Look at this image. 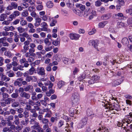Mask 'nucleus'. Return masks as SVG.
<instances>
[{"label": "nucleus", "instance_id": "f257e3e1", "mask_svg": "<svg viewBox=\"0 0 132 132\" xmlns=\"http://www.w3.org/2000/svg\"><path fill=\"white\" fill-rule=\"evenodd\" d=\"M96 15V12L95 11L92 10L91 12L89 10H86L85 11L84 16L86 18H87L89 15L95 16Z\"/></svg>", "mask_w": 132, "mask_h": 132}, {"label": "nucleus", "instance_id": "f03ea898", "mask_svg": "<svg viewBox=\"0 0 132 132\" xmlns=\"http://www.w3.org/2000/svg\"><path fill=\"white\" fill-rule=\"evenodd\" d=\"M98 42L97 40H90L89 42V45L93 46L96 49L97 51H99L98 48Z\"/></svg>", "mask_w": 132, "mask_h": 132}, {"label": "nucleus", "instance_id": "7ed1b4c3", "mask_svg": "<svg viewBox=\"0 0 132 132\" xmlns=\"http://www.w3.org/2000/svg\"><path fill=\"white\" fill-rule=\"evenodd\" d=\"M87 114L90 118L93 119L95 118L96 115L91 110L88 109L87 111Z\"/></svg>", "mask_w": 132, "mask_h": 132}, {"label": "nucleus", "instance_id": "20e7f679", "mask_svg": "<svg viewBox=\"0 0 132 132\" xmlns=\"http://www.w3.org/2000/svg\"><path fill=\"white\" fill-rule=\"evenodd\" d=\"M7 37H4L0 38V43L2 44L3 46L6 47L9 46V44L6 41Z\"/></svg>", "mask_w": 132, "mask_h": 132}, {"label": "nucleus", "instance_id": "39448f33", "mask_svg": "<svg viewBox=\"0 0 132 132\" xmlns=\"http://www.w3.org/2000/svg\"><path fill=\"white\" fill-rule=\"evenodd\" d=\"M69 37L71 39L77 40L80 37V35L79 34H71L69 35Z\"/></svg>", "mask_w": 132, "mask_h": 132}, {"label": "nucleus", "instance_id": "423d86ee", "mask_svg": "<svg viewBox=\"0 0 132 132\" xmlns=\"http://www.w3.org/2000/svg\"><path fill=\"white\" fill-rule=\"evenodd\" d=\"M37 73L39 75H45V70L43 67H41L37 68Z\"/></svg>", "mask_w": 132, "mask_h": 132}, {"label": "nucleus", "instance_id": "0eeeda50", "mask_svg": "<svg viewBox=\"0 0 132 132\" xmlns=\"http://www.w3.org/2000/svg\"><path fill=\"white\" fill-rule=\"evenodd\" d=\"M41 25L42 27V28L45 31H47L48 32L50 31V29H48L47 28L48 25L46 22L44 21L42 22L41 23Z\"/></svg>", "mask_w": 132, "mask_h": 132}, {"label": "nucleus", "instance_id": "6e6552de", "mask_svg": "<svg viewBox=\"0 0 132 132\" xmlns=\"http://www.w3.org/2000/svg\"><path fill=\"white\" fill-rule=\"evenodd\" d=\"M35 22L34 24L35 26L36 27L39 26L41 22L42 19L41 18L38 17L35 19Z\"/></svg>", "mask_w": 132, "mask_h": 132}, {"label": "nucleus", "instance_id": "1a4fd4ad", "mask_svg": "<svg viewBox=\"0 0 132 132\" xmlns=\"http://www.w3.org/2000/svg\"><path fill=\"white\" fill-rule=\"evenodd\" d=\"M14 120L12 123L16 125H18L20 124L19 119L17 115H15L14 116Z\"/></svg>", "mask_w": 132, "mask_h": 132}, {"label": "nucleus", "instance_id": "9d476101", "mask_svg": "<svg viewBox=\"0 0 132 132\" xmlns=\"http://www.w3.org/2000/svg\"><path fill=\"white\" fill-rule=\"evenodd\" d=\"M24 89L25 91H28L30 93L32 92L34 90L33 87L31 85H29L25 87Z\"/></svg>", "mask_w": 132, "mask_h": 132}, {"label": "nucleus", "instance_id": "9b49d317", "mask_svg": "<svg viewBox=\"0 0 132 132\" xmlns=\"http://www.w3.org/2000/svg\"><path fill=\"white\" fill-rule=\"evenodd\" d=\"M20 96L21 97L25 98L27 99H28L30 97V95L29 94L25 92L21 93L20 94Z\"/></svg>", "mask_w": 132, "mask_h": 132}, {"label": "nucleus", "instance_id": "f8f14e48", "mask_svg": "<svg viewBox=\"0 0 132 132\" xmlns=\"http://www.w3.org/2000/svg\"><path fill=\"white\" fill-rule=\"evenodd\" d=\"M72 103L73 105L74 106H75L76 108H78V106L77 107V106L79 103V99H71Z\"/></svg>", "mask_w": 132, "mask_h": 132}, {"label": "nucleus", "instance_id": "ddd939ff", "mask_svg": "<svg viewBox=\"0 0 132 132\" xmlns=\"http://www.w3.org/2000/svg\"><path fill=\"white\" fill-rule=\"evenodd\" d=\"M29 123L28 119L26 118L25 119H22L21 120L20 123L21 125L23 126H26Z\"/></svg>", "mask_w": 132, "mask_h": 132}, {"label": "nucleus", "instance_id": "4468645a", "mask_svg": "<svg viewBox=\"0 0 132 132\" xmlns=\"http://www.w3.org/2000/svg\"><path fill=\"white\" fill-rule=\"evenodd\" d=\"M7 125L8 126H10L9 127L10 131H11L12 130H14L16 128V126L15 125L13 124L12 123H7Z\"/></svg>", "mask_w": 132, "mask_h": 132}, {"label": "nucleus", "instance_id": "2eb2a0df", "mask_svg": "<svg viewBox=\"0 0 132 132\" xmlns=\"http://www.w3.org/2000/svg\"><path fill=\"white\" fill-rule=\"evenodd\" d=\"M108 23V21H104L99 23L98 26L100 28H103Z\"/></svg>", "mask_w": 132, "mask_h": 132}, {"label": "nucleus", "instance_id": "dca6fc26", "mask_svg": "<svg viewBox=\"0 0 132 132\" xmlns=\"http://www.w3.org/2000/svg\"><path fill=\"white\" fill-rule=\"evenodd\" d=\"M34 124V125L31 127L32 129L37 130L39 128L40 126L39 123L37 122L36 121Z\"/></svg>", "mask_w": 132, "mask_h": 132}, {"label": "nucleus", "instance_id": "f3484780", "mask_svg": "<svg viewBox=\"0 0 132 132\" xmlns=\"http://www.w3.org/2000/svg\"><path fill=\"white\" fill-rule=\"evenodd\" d=\"M14 117L11 115L7 117L6 119L7 122V123H12L11 121L13 120Z\"/></svg>", "mask_w": 132, "mask_h": 132}, {"label": "nucleus", "instance_id": "a211bd4d", "mask_svg": "<svg viewBox=\"0 0 132 132\" xmlns=\"http://www.w3.org/2000/svg\"><path fill=\"white\" fill-rule=\"evenodd\" d=\"M126 24L121 22H118L117 23V26L118 28H122L125 26Z\"/></svg>", "mask_w": 132, "mask_h": 132}, {"label": "nucleus", "instance_id": "6ab92c4d", "mask_svg": "<svg viewBox=\"0 0 132 132\" xmlns=\"http://www.w3.org/2000/svg\"><path fill=\"white\" fill-rule=\"evenodd\" d=\"M7 17V15H6L5 13H3L1 14L0 15V21H3L5 20Z\"/></svg>", "mask_w": 132, "mask_h": 132}, {"label": "nucleus", "instance_id": "aec40b11", "mask_svg": "<svg viewBox=\"0 0 132 132\" xmlns=\"http://www.w3.org/2000/svg\"><path fill=\"white\" fill-rule=\"evenodd\" d=\"M55 60L58 62H59L61 61V57L60 54H57L55 56Z\"/></svg>", "mask_w": 132, "mask_h": 132}, {"label": "nucleus", "instance_id": "412c9836", "mask_svg": "<svg viewBox=\"0 0 132 132\" xmlns=\"http://www.w3.org/2000/svg\"><path fill=\"white\" fill-rule=\"evenodd\" d=\"M20 24L22 26H24L27 24V21L26 20H23V18H21V20L20 22Z\"/></svg>", "mask_w": 132, "mask_h": 132}, {"label": "nucleus", "instance_id": "4be33fe9", "mask_svg": "<svg viewBox=\"0 0 132 132\" xmlns=\"http://www.w3.org/2000/svg\"><path fill=\"white\" fill-rule=\"evenodd\" d=\"M28 15V12L26 10H24L21 13L22 16L24 17L27 16Z\"/></svg>", "mask_w": 132, "mask_h": 132}, {"label": "nucleus", "instance_id": "5701e85b", "mask_svg": "<svg viewBox=\"0 0 132 132\" xmlns=\"http://www.w3.org/2000/svg\"><path fill=\"white\" fill-rule=\"evenodd\" d=\"M85 76L86 74L85 73H83L80 77H78V80L80 82H83L84 81L83 79L85 78Z\"/></svg>", "mask_w": 132, "mask_h": 132}, {"label": "nucleus", "instance_id": "b1692460", "mask_svg": "<svg viewBox=\"0 0 132 132\" xmlns=\"http://www.w3.org/2000/svg\"><path fill=\"white\" fill-rule=\"evenodd\" d=\"M122 42L124 45L127 44L129 43L127 38L126 37L123 38L122 40Z\"/></svg>", "mask_w": 132, "mask_h": 132}, {"label": "nucleus", "instance_id": "393cba45", "mask_svg": "<svg viewBox=\"0 0 132 132\" xmlns=\"http://www.w3.org/2000/svg\"><path fill=\"white\" fill-rule=\"evenodd\" d=\"M38 85L41 87L42 88V90L44 91H46L47 89V87L44 86V85L42 83H38Z\"/></svg>", "mask_w": 132, "mask_h": 132}, {"label": "nucleus", "instance_id": "a878e982", "mask_svg": "<svg viewBox=\"0 0 132 132\" xmlns=\"http://www.w3.org/2000/svg\"><path fill=\"white\" fill-rule=\"evenodd\" d=\"M46 5L48 7L51 8L53 6V4L51 1H49L47 3Z\"/></svg>", "mask_w": 132, "mask_h": 132}, {"label": "nucleus", "instance_id": "bb28decb", "mask_svg": "<svg viewBox=\"0 0 132 132\" xmlns=\"http://www.w3.org/2000/svg\"><path fill=\"white\" fill-rule=\"evenodd\" d=\"M117 16L119 17H121L123 16V15L121 13H118L117 14H115L113 15V17L116 19H117Z\"/></svg>", "mask_w": 132, "mask_h": 132}, {"label": "nucleus", "instance_id": "cd10ccee", "mask_svg": "<svg viewBox=\"0 0 132 132\" xmlns=\"http://www.w3.org/2000/svg\"><path fill=\"white\" fill-rule=\"evenodd\" d=\"M4 55L9 58H11L12 54L9 51H6L4 53Z\"/></svg>", "mask_w": 132, "mask_h": 132}, {"label": "nucleus", "instance_id": "c85d7f7f", "mask_svg": "<svg viewBox=\"0 0 132 132\" xmlns=\"http://www.w3.org/2000/svg\"><path fill=\"white\" fill-rule=\"evenodd\" d=\"M1 78V79L2 81H8L10 80V79L9 77H7L6 76L4 75H2Z\"/></svg>", "mask_w": 132, "mask_h": 132}, {"label": "nucleus", "instance_id": "c756f323", "mask_svg": "<svg viewBox=\"0 0 132 132\" xmlns=\"http://www.w3.org/2000/svg\"><path fill=\"white\" fill-rule=\"evenodd\" d=\"M13 100L11 98H9L4 100L6 104L7 105L10 104L11 103V102Z\"/></svg>", "mask_w": 132, "mask_h": 132}, {"label": "nucleus", "instance_id": "7c9ffc66", "mask_svg": "<svg viewBox=\"0 0 132 132\" xmlns=\"http://www.w3.org/2000/svg\"><path fill=\"white\" fill-rule=\"evenodd\" d=\"M100 78V77L96 75H95L92 76V80L93 82H95L96 80H98Z\"/></svg>", "mask_w": 132, "mask_h": 132}, {"label": "nucleus", "instance_id": "2f4dec72", "mask_svg": "<svg viewBox=\"0 0 132 132\" xmlns=\"http://www.w3.org/2000/svg\"><path fill=\"white\" fill-rule=\"evenodd\" d=\"M88 118L87 117H85L83 118L81 120V122L83 124L85 125L87 123Z\"/></svg>", "mask_w": 132, "mask_h": 132}, {"label": "nucleus", "instance_id": "473e14b6", "mask_svg": "<svg viewBox=\"0 0 132 132\" xmlns=\"http://www.w3.org/2000/svg\"><path fill=\"white\" fill-rule=\"evenodd\" d=\"M9 35V33L7 32L3 31L0 32V36H6Z\"/></svg>", "mask_w": 132, "mask_h": 132}, {"label": "nucleus", "instance_id": "72a5a7b5", "mask_svg": "<svg viewBox=\"0 0 132 132\" xmlns=\"http://www.w3.org/2000/svg\"><path fill=\"white\" fill-rule=\"evenodd\" d=\"M3 21V22L2 23V24L3 25L8 26L10 23V22L8 20H5Z\"/></svg>", "mask_w": 132, "mask_h": 132}, {"label": "nucleus", "instance_id": "f704fd0d", "mask_svg": "<svg viewBox=\"0 0 132 132\" xmlns=\"http://www.w3.org/2000/svg\"><path fill=\"white\" fill-rule=\"evenodd\" d=\"M19 104L18 102H14L11 104V106L13 108H15L18 107Z\"/></svg>", "mask_w": 132, "mask_h": 132}, {"label": "nucleus", "instance_id": "c9c22d12", "mask_svg": "<svg viewBox=\"0 0 132 132\" xmlns=\"http://www.w3.org/2000/svg\"><path fill=\"white\" fill-rule=\"evenodd\" d=\"M17 29L18 31L20 33H22L24 32L25 30V29L23 28L21 26H19L17 27Z\"/></svg>", "mask_w": 132, "mask_h": 132}, {"label": "nucleus", "instance_id": "e433bc0d", "mask_svg": "<svg viewBox=\"0 0 132 132\" xmlns=\"http://www.w3.org/2000/svg\"><path fill=\"white\" fill-rule=\"evenodd\" d=\"M44 42L45 44L47 45L48 46L51 45V43L49 41L48 38H45L44 39Z\"/></svg>", "mask_w": 132, "mask_h": 132}, {"label": "nucleus", "instance_id": "4c0bfd02", "mask_svg": "<svg viewBox=\"0 0 132 132\" xmlns=\"http://www.w3.org/2000/svg\"><path fill=\"white\" fill-rule=\"evenodd\" d=\"M41 121L42 122L43 124L44 125L48 124L49 122L48 120L45 118H44Z\"/></svg>", "mask_w": 132, "mask_h": 132}, {"label": "nucleus", "instance_id": "58836bf2", "mask_svg": "<svg viewBox=\"0 0 132 132\" xmlns=\"http://www.w3.org/2000/svg\"><path fill=\"white\" fill-rule=\"evenodd\" d=\"M48 16L47 15H45L43 16H40V18L44 21H47L48 19Z\"/></svg>", "mask_w": 132, "mask_h": 132}, {"label": "nucleus", "instance_id": "ea45409f", "mask_svg": "<svg viewBox=\"0 0 132 132\" xmlns=\"http://www.w3.org/2000/svg\"><path fill=\"white\" fill-rule=\"evenodd\" d=\"M52 44L55 46H57L60 45V41L53 40H52Z\"/></svg>", "mask_w": 132, "mask_h": 132}, {"label": "nucleus", "instance_id": "a19ab883", "mask_svg": "<svg viewBox=\"0 0 132 132\" xmlns=\"http://www.w3.org/2000/svg\"><path fill=\"white\" fill-rule=\"evenodd\" d=\"M15 18L14 17V15L12 13L9 15L7 19L10 22L11 21H12Z\"/></svg>", "mask_w": 132, "mask_h": 132}, {"label": "nucleus", "instance_id": "79ce46f5", "mask_svg": "<svg viewBox=\"0 0 132 132\" xmlns=\"http://www.w3.org/2000/svg\"><path fill=\"white\" fill-rule=\"evenodd\" d=\"M13 9H16L18 7V4L15 2H12L11 4Z\"/></svg>", "mask_w": 132, "mask_h": 132}, {"label": "nucleus", "instance_id": "37998d69", "mask_svg": "<svg viewBox=\"0 0 132 132\" xmlns=\"http://www.w3.org/2000/svg\"><path fill=\"white\" fill-rule=\"evenodd\" d=\"M14 17L15 18L16 17L19 16L20 14V12L18 11H14L12 13Z\"/></svg>", "mask_w": 132, "mask_h": 132}, {"label": "nucleus", "instance_id": "c03bdc74", "mask_svg": "<svg viewBox=\"0 0 132 132\" xmlns=\"http://www.w3.org/2000/svg\"><path fill=\"white\" fill-rule=\"evenodd\" d=\"M78 99L77 96V93H75L72 94L71 99Z\"/></svg>", "mask_w": 132, "mask_h": 132}, {"label": "nucleus", "instance_id": "a18cd8bd", "mask_svg": "<svg viewBox=\"0 0 132 132\" xmlns=\"http://www.w3.org/2000/svg\"><path fill=\"white\" fill-rule=\"evenodd\" d=\"M19 96L18 93H13L12 94L11 96L13 98H17Z\"/></svg>", "mask_w": 132, "mask_h": 132}, {"label": "nucleus", "instance_id": "49530a36", "mask_svg": "<svg viewBox=\"0 0 132 132\" xmlns=\"http://www.w3.org/2000/svg\"><path fill=\"white\" fill-rule=\"evenodd\" d=\"M3 95V99L4 100L6 98H8L9 97L8 94L6 93H4V92L2 93Z\"/></svg>", "mask_w": 132, "mask_h": 132}, {"label": "nucleus", "instance_id": "de8ad7c7", "mask_svg": "<svg viewBox=\"0 0 132 132\" xmlns=\"http://www.w3.org/2000/svg\"><path fill=\"white\" fill-rule=\"evenodd\" d=\"M27 21L31 22L33 20V18L30 16H27L26 18Z\"/></svg>", "mask_w": 132, "mask_h": 132}, {"label": "nucleus", "instance_id": "09e8293b", "mask_svg": "<svg viewBox=\"0 0 132 132\" xmlns=\"http://www.w3.org/2000/svg\"><path fill=\"white\" fill-rule=\"evenodd\" d=\"M77 111H78V110L77 111L76 110H73L72 108H70L69 110V112L71 114H74L75 113L78 114V113Z\"/></svg>", "mask_w": 132, "mask_h": 132}, {"label": "nucleus", "instance_id": "8fccbe9b", "mask_svg": "<svg viewBox=\"0 0 132 132\" xmlns=\"http://www.w3.org/2000/svg\"><path fill=\"white\" fill-rule=\"evenodd\" d=\"M29 71V74L32 75L34 73V71H35V69L33 67H32L30 69Z\"/></svg>", "mask_w": 132, "mask_h": 132}, {"label": "nucleus", "instance_id": "3c124183", "mask_svg": "<svg viewBox=\"0 0 132 132\" xmlns=\"http://www.w3.org/2000/svg\"><path fill=\"white\" fill-rule=\"evenodd\" d=\"M20 21V20L18 19H17L15 20L12 22L13 25H16L18 24Z\"/></svg>", "mask_w": 132, "mask_h": 132}, {"label": "nucleus", "instance_id": "603ef678", "mask_svg": "<svg viewBox=\"0 0 132 132\" xmlns=\"http://www.w3.org/2000/svg\"><path fill=\"white\" fill-rule=\"evenodd\" d=\"M104 19L105 20H108L110 18V16L109 14H104L103 15Z\"/></svg>", "mask_w": 132, "mask_h": 132}, {"label": "nucleus", "instance_id": "864d4df0", "mask_svg": "<svg viewBox=\"0 0 132 132\" xmlns=\"http://www.w3.org/2000/svg\"><path fill=\"white\" fill-rule=\"evenodd\" d=\"M64 124V122L63 121L60 120L58 123V126L59 127H61Z\"/></svg>", "mask_w": 132, "mask_h": 132}, {"label": "nucleus", "instance_id": "5fc2aeb1", "mask_svg": "<svg viewBox=\"0 0 132 132\" xmlns=\"http://www.w3.org/2000/svg\"><path fill=\"white\" fill-rule=\"evenodd\" d=\"M95 5L97 7L100 6L101 5L102 3L100 1V0H98L96 1L95 3Z\"/></svg>", "mask_w": 132, "mask_h": 132}, {"label": "nucleus", "instance_id": "6e6d98bb", "mask_svg": "<svg viewBox=\"0 0 132 132\" xmlns=\"http://www.w3.org/2000/svg\"><path fill=\"white\" fill-rule=\"evenodd\" d=\"M16 112V110L12 109H10V112L11 114L14 115Z\"/></svg>", "mask_w": 132, "mask_h": 132}, {"label": "nucleus", "instance_id": "4d7b16f0", "mask_svg": "<svg viewBox=\"0 0 132 132\" xmlns=\"http://www.w3.org/2000/svg\"><path fill=\"white\" fill-rule=\"evenodd\" d=\"M35 9L34 7L33 6H29L28 9V11L30 12L35 11Z\"/></svg>", "mask_w": 132, "mask_h": 132}, {"label": "nucleus", "instance_id": "13d9d810", "mask_svg": "<svg viewBox=\"0 0 132 132\" xmlns=\"http://www.w3.org/2000/svg\"><path fill=\"white\" fill-rule=\"evenodd\" d=\"M6 73L8 76L10 77H13L14 75V74L13 72H11L10 71L7 72Z\"/></svg>", "mask_w": 132, "mask_h": 132}, {"label": "nucleus", "instance_id": "bf43d9fd", "mask_svg": "<svg viewBox=\"0 0 132 132\" xmlns=\"http://www.w3.org/2000/svg\"><path fill=\"white\" fill-rule=\"evenodd\" d=\"M43 8V6L42 5H38L36 7V9L40 11Z\"/></svg>", "mask_w": 132, "mask_h": 132}, {"label": "nucleus", "instance_id": "052dcab7", "mask_svg": "<svg viewBox=\"0 0 132 132\" xmlns=\"http://www.w3.org/2000/svg\"><path fill=\"white\" fill-rule=\"evenodd\" d=\"M23 111L24 110L22 108H20L17 109V111L18 113H22L23 112Z\"/></svg>", "mask_w": 132, "mask_h": 132}, {"label": "nucleus", "instance_id": "680f3d73", "mask_svg": "<svg viewBox=\"0 0 132 132\" xmlns=\"http://www.w3.org/2000/svg\"><path fill=\"white\" fill-rule=\"evenodd\" d=\"M79 71V70L77 67H75L74 69V70L73 71V74L74 75L77 73H78Z\"/></svg>", "mask_w": 132, "mask_h": 132}, {"label": "nucleus", "instance_id": "e2e57ef3", "mask_svg": "<svg viewBox=\"0 0 132 132\" xmlns=\"http://www.w3.org/2000/svg\"><path fill=\"white\" fill-rule=\"evenodd\" d=\"M53 55V53L52 52H50L47 53L45 55L46 57L50 58Z\"/></svg>", "mask_w": 132, "mask_h": 132}, {"label": "nucleus", "instance_id": "0e129e2a", "mask_svg": "<svg viewBox=\"0 0 132 132\" xmlns=\"http://www.w3.org/2000/svg\"><path fill=\"white\" fill-rule=\"evenodd\" d=\"M24 38H27L29 36V35L26 32H25L22 34L21 35Z\"/></svg>", "mask_w": 132, "mask_h": 132}, {"label": "nucleus", "instance_id": "69168bd1", "mask_svg": "<svg viewBox=\"0 0 132 132\" xmlns=\"http://www.w3.org/2000/svg\"><path fill=\"white\" fill-rule=\"evenodd\" d=\"M63 62L65 64L67 63L69 61H70V59H68L66 58H63Z\"/></svg>", "mask_w": 132, "mask_h": 132}, {"label": "nucleus", "instance_id": "338daca9", "mask_svg": "<svg viewBox=\"0 0 132 132\" xmlns=\"http://www.w3.org/2000/svg\"><path fill=\"white\" fill-rule=\"evenodd\" d=\"M30 15L32 17H35L36 15L37 14L34 11L31 12L30 13Z\"/></svg>", "mask_w": 132, "mask_h": 132}, {"label": "nucleus", "instance_id": "774afa93", "mask_svg": "<svg viewBox=\"0 0 132 132\" xmlns=\"http://www.w3.org/2000/svg\"><path fill=\"white\" fill-rule=\"evenodd\" d=\"M84 125H85L81 122L78 125L77 127L78 128L80 129L83 127Z\"/></svg>", "mask_w": 132, "mask_h": 132}]
</instances>
